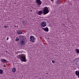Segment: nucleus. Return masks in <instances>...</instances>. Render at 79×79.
Segmentation results:
<instances>
[{
	"instance_id": "412c9836",
	"label": "nucleus",
	"mask_w": 79,
	"mask_h": 79,
	"mask_svg": "<svg viewBox=\"0 0 79 79\" xmlns=\"http://www.w3.org/2000/svg\"><path fill=\"white\" fill-rule=\"evenodd\" d=\"M18 45L19 46H20V44L19 43H18Z\"/></svg>"
},
{
	"instance_id": "dca6fc26",
	"label": "nucleus",
	"mask_w": 79,
	"mask_h": 79,
	"mask_svg": "<svg viewBox=\"0 0 79 79\" xmlns=\"http://www.w3.org/2000/svg\"><path fill=\"white\" fill-rule=\"evenodd\" d=\"M15 40L16 41H18V40H19V38H17Z\"/></svg>"
},
{
	"instance_id": "f8f14e48",
	"label": "nucleus",
	"mask_w": 79,
	"mask_h": 79,
	"mask_svg": "<svg viewBox=\"0 0 79 79\" xmlns=\"http://www.w3.org/2000/svg\"><path fill=\"white\" fill-rule=\"evenodd\" d=\"M3 73V71L2 69H0V74H2Z\"/></svg>"
},
{
	"instance_id": "9b49d317",
	"label": "nucleus",
	"mask_w": 79,
	"mask_h": 79,
	"mask_svg": "<svg viewBox=\"0 0 79 79\" xmlns=\"http://www.w3.org/2000/svg\"><path fill=\"white\" fill-rule=\"evenodd\" d=\"M12 72H13V73H15L16 72V68H14L12 70Z\"/></svg>"
},
{
	"instance_id": "4468645a",
	"label": "nucleus",
	"mask_w": 79,
	"mask_h": 79,
	"mask_svg": "<svg viewBox=\"0 0 79 79\" xmlns=\"http://www.w3.org/2000/svg\"><path fill=\"white\" fill-rule=\"evenodd\" d=\"M60 0H58L56 2V3H57V4H58V5L60 4Z\"/></svg>"
},
{
	"instance_id": "423d86ee",
	"label": "nucleus",
	"mask_w": 79,
	"mask_h": 79,
	"mask_svg": "<svg viewBox=\"0 0 79 79\" xmlns=\"http://www.w3.org/2000/svg\"><path fill=\"white\" fill-rule=\"evenodd\" d=\"M30 40L31 41V42H34L35 40V37L33 36H31L30 37Z\"/></svg>"
},
{
	"instance_id": "20e7f679",
	"label": "nucleus",
	"mask_w": 79,
	"mask_h": 79,
	"mask_svg": "<svg viewBox=\"0 0 79 79\" xmlns=\"http://www.w3.org/2000/svg\"><path fill=\"white\" fill-rule=\"evenodd\" d=\"M35 3L37 5L40 6L42 4V1H40V0H36Z\"/></svg>"
},
{
	"instance_id": "39448f33",
	"label": "nucleus",
	"mask_w": 79,
	"mask_h": 79,
	"mask_svg": "<svg viewBox=\"0 0 79 79\" xmlns=\"http://www.w3.org/2000/svg\"><path fill=\"white\" fill-rule=\"evenodd\" d=\"M41 24V26L43 27H45V26H47V23L45 22H42Z\"/></svg>"
},
{
	"instance_id": "6e6552de",
	"label": "nucleus",
	"mask_w": 79,
	"mask_h": 79,
	"mask_svg": "<svg viewBox=\"0 0 79 79\" xmlns=\"http://www.w3.org/2000/svg\"><path fill=\"white\" fill-rule=\"evenodd\" d=\"M43 30H44L45 31H46V32L48 31V28L47 27H46V28H42Z\"/></svg>"
},
{
	"instance_id": "f03ea898",
	"label": "nucleus",
	"mask_w": 79,
	"mask_h": 79,
	"mask_svg": "<svg viewBox=\"0 0 79 79\" xmlns=\"http://www.w3.org/2000/svg\"><path fill=\"white\" fill-rule=\"evenodd\" d=\"M20 55L21 58V59H20L21 61H23V62H26V61H27V60H26V58L25 55L23 54H22Z\"/></svg>"
},
{
	"instance_id": "a211bd4d",
	"label": "nucleus",
	"mask_w": 79,
	"mask_h": 79,
	"mask_svg": "<svg viewBox=\"0 0 79 79\" xmlns=\"http://www.w3.org/2000/svg\"><path fill=\"white\" fill-rule=\"evenodd\" d=\"M24 34V33L23 32H22V31H20V34Z\"/></svg>"
},
{
	"instance_id": "393cba45",
	"label": "nucleus",
	"mask_w": 79,
	"mask_h": 79,
	"mask_svg": "<svg viewBox=\"0 0 79 79\" xmlns=\"http://www.w3.org/2000/svg\"><path fill=\"white\" fill-rule=\"evenodd\" d=\"M51 1H52V2H53V0H51Z\"/></svg>"
},
{
	"instance_id": "f257e3e1",
	"label": "nucleus",
	"mask_w": 79,
	"mask_h": 79,
	"mask_svg": "<svg viewBox=\"0 0 79 79\" xmlns=\"http://www.w3.org/2000/svg\"><path fill=\"white\" fill-rule=\"evenodd\" d=\"M43 11L44 15H47V14L49 12V10H48V7H44Z\"/></svg>"
},
{
	"instance_id": "6ab92c4d",
	"label": "nucleus",
	"mask_w": 79,
	"mask_h": 79,
	"mask_svg": "<svg viewBox=\"0 0 79 79\" xmlns=\"http://www.w3.org/2000/svg\"><path fill=\"white\" fill-rule=\"evenodd\" d=\"M17 58H19V59H20V56H19V55L17 56Z\"/></svg>"
},
{
	"instance_id": "a878e982",
	"label": "nucleus",
	"mask_w": 79,
	"mask_h": 79,
	"mask_svg": "<svg viewBox=\"0 0 79 79\" xmlns=\"http://www.w3.org/2000/svg\"><path fill=\"white\" fill-rule=\"evenodd\" d=\"M46 74H48V73H46Z\"/></svg>"
},
{
	"instance_id": "bb28decb",
	"label": "nucleus",
	"mask_w": 79,
	"mask_h": 79,
	"mask_svg": "<svg viewBox=\"0 0 79 79\" xmlns=\"http://www.w3.org/2000/svg\"><path fill=\"white\" fill-rule=\"evenodd\" d=\"M31 12H32V10H31Z\"/></svg>"
},
{
	"instance_id": "b1692460",
	"label": "nucleus",
	"mask_w": 79,
	"mask_h": 79,
	"mask_svg": "<svg viewBox=\"0 0 79 79\" xmlns=\"http://www.w3.org/2000/svg\"><path fill=\"white\" fill-rule=\"evenodd\" d=\"M6 52L7 53H8V52H7V51H6Z\"/></svg>"
},
{
	"instance_id": "ddd939ff",
	"label": "nucleus",
	"mask_w": 79,
	"mask_h": 79,
	"mask_svg": "<svg viewBox=\"0 0 79 79\" xmlns=\"http://www.w3.org/2000/svg\"><path fill=\"white\" fill-rule=\"evenodd\" d=\"M76 50V52L77 53H79V49H75Z\"/></svg>"
},
{
	"instance_id": "aec40b11",
	"label": "nucleus",
	"mask_w": 79,
	"mask_h": 79,
	"mask_svg": "<svg viewBox=\"0 0 79 79\" xmlns=\"http://www.w3.org/2000/svg\"><path fill=\"white\" fill-rule=\"evenodd\" d=\"M52 63H55V61H54V60H52Z\"/></svg>"
},
{
	"instance_id": "0eeeda50",
	"label": "nucleus",
	"mask_w": 79,
	"mask_h": 79,
	"mask_svg": "<svg viewBox=\"0 0 79 79\" xmlns=\"http://www.w3.org/2000/svg\"><path fill=\"white\" fill-rule=\"evenodd\" d=\"M6 61H7V60L4 59H1V62L2 63H6Z\"/></svg>"
},
{
	"instance_id": "f3484780",
	"label": "nucleus",
	"mask_w": 79,
	"mask_h": 79,
	"mask_svg": "<svg viewBox=\"0 0 79 79\" xmlns=\"http://www.w3.org/2000/svg\"><path fill=\"white\" fill-rule=\"evenodd\" d=\"M22 23L24 25L25 24V21H23L22 22Z\"/></svg>"
},
{
	"instance_id": "7ed1b4c3",
	"label": "nucleus",
	"mask_w": 79,
	"mask_h": 79,
	"mask_svg": "<svg viewBox=\"0 0 79 79\" xmlns=\"http://www.w3.org/2000/svg\"><path fill=\"white\" fill-rule=\"evenodd\" d=\"M21 41H20V44L21 45H25V42L24 41V38L23 37L20 38Z\"/></svg>"
},
{
	"instance_id": "2eb2a0df",
	"label": "nucleus",
	"mask_w": 79,
	"mask_h": 79,
	"mask_svg": "<svg viewBox=\"0 0 79 79\" xmlns=\"http://www.w3.org/2000/svg\"><path fill=\"white\" fill-rule=\"evenodd\" d=\"M17 33L18 34H20V31H17Z\"/></svg>"
},
{
	"instance_id": "9d476101",
	"label": "nucleus",
	"mask_w": 79,
	"mask_h": 79,
	"mask_svg": "<svg viewBox=\"0 0 79 79\" xmlns=\"http://www.w3.org/2000/svg\"><path fill=\"white\" fill-rule=\"evenodd\" d=\"M43 13H44V12L43 11H40L38 12V15H41L42 14H43Z\"/></svg>"
},
{
	"instance_id": "4be33fe9",
	"label": "nucleus",
	"mask_w": 79,
	"mask_h": 79,
	"mask_svg": "<svg viewBox=\"0 0 79 79\" xmlns=\"http://www.w3.org/2000/svg\"><path fill=\"white\" fill-rule=\"evenodd\" d=\"M9 39V37H7L6 40H8Z\"/></svg>"
},
{
	"instance_id": "5701e85b",
	"label": "nucleus",
	"mask_w": 79,
	"mask_h": 79,
	"mask_svg": "<svg viewBox=\"0 0 79 79\" xmlns=\"http://www.w3.org/2000/svg\"><path fill=\"white\" fill-rule=\"evenodd\" d=\"M4 27H8V26H5Z\"/></svg>"
},
{
	"instance_id": "1a4fd4ad",
	"label": "nucleus",
	"mask_w": 79,
	"mask_h": 79,
	"mask_svg": "<svg viewBox=\"0 0 79 79\" xmlns=\"http://www.w3.org/2000/svg\"><path fill=\"white\" fill-rule=\"evenodd\" d=\"M75 74L79 78V72L78 71H76L75 72Z\"/></svg>"
}]
</instances>
